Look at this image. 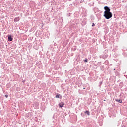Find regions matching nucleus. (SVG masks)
Masks as SVG:
<instances>
[{
	"mask_svg": "<svg viewBox=\"0 0 127 127\" xmlns=\"http://www.w3.org/2000/svg\"><path fill=\"white\" fill-rule=\"evenodd\" d=\"M104 9L105 11L104 12V14L103 16H104L106 19H110V18H112L113 14L111 12V9H110L108 6H105L104 7Z\"/></svg>",
	"mask_w": 127,
	"mask_h": 127,
	"instance_id": "f257e3e1",
	"label": "nucleus"
},
{
	"mask_svg": "<svg viewBox=\"0 0 127 127\" xmlns=\"http://www.w3.org/2000/svg\"><path fill=\"white\" fill-rule=\"evenodd\" d=\"M64 105L65 104L64 102H60L59 104V106L60 108H62V107H63Z\"/></svg>",
	"mask_w": 127,
	"mask_h": 127,
	"instance_id": "f03ea898",
	"label": "nucleus"
},
{
	"mask_svg": "<svg viewBox=\"0 0 127 127\" xmlns=\"http://www.w3.org/2000/svg\"><path fill=\"white\" fill-rule=\"evenodd\" d=\"M8 41H12V38L11 35H8Z\"/></svg>",
	"mask_w": 127,
	"mask_h": 127,
	"instance_id": "7ed1b4c3",
	"label": "nucleus"
},
{
	"mask_svg": "<svg viewBox=\"0 0 127 127\" xmlns=\"http://www.w3.org/2000/svg\"><path fill=\"white\" fill-rule=\"evenodd\" d=\"M19 20H20L19 17L15 18V19H14V22H17V21H19Z\"/></svg>",
	"mask_w": 127,
	"mask_h": 127,
	"instance_id": "20e7f679",
	"label": "nucleus"
},
{
	"mask_svg": "<svg viewBox=\"0 0 127 127\" xmlns=\"http://www.w3.org/2000/svg\"><path fill=\"white\" fill-rule=\"evenodd\" d=\"M85 113V114H87L88 116L90 115V112H89L88 111H86Z\"/></svg>",
	"mask_w": 127,
	"mask_h": 127,
	"instance_id": "39448f33",
	"label": "nucleus"
},
{
	"mask_svg": "<svg viewBox=\"0 0 127 127\" xmlns=\"http://www.w3.org/2000/svg\"><path fill=\"white\" fill-rule=\"evenodd\" d=\"M117 101L118 102V103H122V99H118L117 100Z\"/></svg>",
	"mask_w": 127,
	"mask_h": 127,
	"instance_id": "423d86ee",
	"label": "nucleus"
},
{
	"mask_svg": "<svg viewBox=\"0 0 127 127\" xmlns=\"http://www.w3.org/2000/svg\"><path fill=\"white\" fill-rule=\"evenodd\" d=\"M5 97L6 98H8V95H5Z\"/></svg>",
	"mask_w": 127,
	"mask_h": 127,
	"instance_id": "0eeeda50",
	"label": "nucleus"
},
{
	"mask_svg": "<svg viewBox=\"0 0 127 127\" xmlns=\"http://www.w3.org/2000/svg\"><path fill=\"white\" fill-rule=\"evenodd\" d=\"M56 98H59V95H56Z\"/></svg>",
	"mask_w": 127,
	"mask_h": 127,
	"instance_id": "6e6552de",
	"label": "nucleus"
},
{
	"mask_svg": "<svg viewBox=\"0 0 127 127\" xmlns=\"http://www.w3.org/2000/svg\"><path fill=\"white\" fill-rule=\"evenodd\" d=\"M92 27H93V26H95V24H94V23H92Z\"/></svg>",
	"mask_w": 127,
	"mask_h": 127,
	"instance_id": "1a4fd4ad",
	"label": "nucleus"
},
{
	"mask_svg": "<svg viewBox=\"0 0 127 127\" xmlns=\"http://www.w3.org/2000/svg\"><path fill=\"white\" fill-rule=\"evenodd\" d=\"M84 61H85V62H88V60H85Z\"/></svg>",
	"mask_w": 127,
	"mask_h": 127,
	"instance_id": "9d476101",
	"label": "nucleus"
}]
</instances>
